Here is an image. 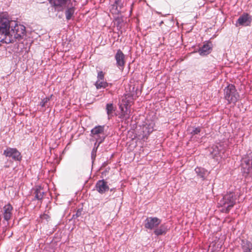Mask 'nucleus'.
I'll list each match as a JSON object with an SVG mask.
<instances>
[{"label":"nucleus","instance_id":"f257e3e1","mask_svg":"<svg viewBox=\"0 0 252 252\" xmlns=\"http://www.w3.org/2000/svg\"><path fill=\"white\" fill-rule=\"evenodd\" d=\"M26 35V27L18 21L12 20L7 12L0 13V41L9 44L16 42L14 52L18 51V42Z\"/></svg>","mask_w":252,"mask_h":252},{"label":"nucleus","instance_id":"f03ea898","mask_svg":"<svg viewBox=\"0 0 252 252\" xmlns=\"http://www.w3.org/2000/svg\"><path fill=\"white\" fill-rule=\"evenodd\" d=\"M52 6L55 8L65 7L64 14L66 20H70L74 17L76 4L71 0H48Z\"/></svg>","mask_w":252,"mask_h":252},{"label":"nucleus","instance_id":"7ed1b4c3","mask_svg":"<svg viewBox=\"0 0 252 252\" xmlns=\"http://www.w3.org/2000/svg\"><path fill=\"white\" fill-rule=\"evenodd\" d=\"M237 195L233 191L227 192L219 200V205L223 207L221 210L222 212L228 213L230 210L236 204Z\"/></svg>","mask_w":252,"mask_h":252},{"label":"nucleus","instance_id":"20e7f679","mask_svg":"<svg viewBox=\"0 0 252 252\" xmlns=\"http://www.w3.org/2000/svg\"><path fill=\"white\" fill-rule=\"evenodd\" d=\"M241 165L243 176L245 178H252V153L242 158Z\"/></svg>","mask_w":252,"mask_h":252},{"label":"nucleus","instance_id":"39448f33","mask_svg":"<svg viewBox=\"0 0 252 252\" xmlns=\"http://www.w3.org/2000/svg\"><path fill=\"white\" fill-rule=\"evenodd\" d=\"M224 98L228 104H235L239 99V94L234 85L229 84L224 88Z\"/></svg>","mask_w":252,"mask_h":252},{"label":"nucleus","instance_id":"423d86ee","mask_svg":"<svg viewBox=\"0 0 252 252\" xmlns=\"http://www.w3.org/2000/svg\"><path fill=\"white\" fill-rule=\"evenodd\" d=\"M210 155L216 161H219L221 159H224L228 156L225 148L220 143H218L212 147L210 150Z\"/></svg>","mask_w":252,"mask_h":252},{"label":"nucleus","instance_id":"0eeeda50","mask_svg":"<svg viewBox=\"0 0 252 252\" xmlns=\"http://www.w3.org/2000/svg\"><path fill=\"white\" fill-rule=\"evenodd\" d=\"M104 128V125H99L95 126L91 130V136L96 141H99V143H102L106 137Z\"/></svg>","mask_w":252,"mask_h":252},{"label":"nucleus","instance_id":"6e6552de","mask_svg":"<svg viewBox=\"0 0 252 252\" xmlns=\"http://www.w3.org/2000/svg\"><path fill=\"white\" fill-rule=\"evenodd\" d=\"M3 155L6 157L12 158L15 161L22 159L21 154L16 148L8 147L4 150Z\"/></svg>","mask_w":252,"mask_h":252},{"label":"nucleus","instance_id":"1a4fd4ad","mask_svg":"<svg viewBox=\"0 0 252 252\" xmlns=\"http://www.w3.org/2000/svg\"><path fill=\"white\" fill-rule=\"evenodd\" d=\"M252 22V16L247 13H243L237 19L235 25L236 27L250 26Z\"/></svg>","mask_w":252,"mask_h":252},{"label":"nucleus","instance_id":"9d476101","mask_svg":"<svg viewBox=\"0 0 252 252\" xmlns=\"http://www.w3.org/2000/svg\"><path fill=\"white\" fill-rule=\"evenodd\" d=\"M161 221V220L157 217H148L144 220V225L145 228L153 230L157 227Z\"/></svg>","mask_w":252,"mask_h":252},{"label":"nucleus","instance_id":"9b49d317","mask_svg":"<svg viewBox=\"0 0 252 252\" xmlns=\"http://www.w3.org/2000/svg\"><path fill=\"white\" fill-rule=\"evenodd\" d=\"M115 59L116 61L117 66L120 70H123L126 63L125 55L120 49L117 51V52L115 55Z\"/></svg>","mask_w":252,"mask_h":252},{"label":"nucleus","instance_id":"f8f14e48","mask_svg":"<svg viewBox=\"0 0 252 252\" xmlns=\"http://www.w3.org/2000/svg\"><path fill=\"white\" fill-rule=\"evenodd\" d=\"M95 189L98 193L103 194L109 189V187L107 183L104 179H102L97 181Z\"/></svg>","mask_w":252,"mask_h":252},{"label":"nucleus","instance_id":"ddd939ff","mask_svg":"<svg viewBox=\"0 0 252 252\" xmlns=\"http://www.w3.org/2000/svg\"><path fill=\"white\" fill-rule=\"evenodd\" d=\"M110 11L113 14L118 15L121 13V10L124 6L122 0H117L112 1Z\"/></svg>","mask_w":252,"mask_h":252},{"label":"nucleus","instance_id":"4468645a","mask_svg":"<svg viewBox=\"0 0 252 252\" xmlns=\"http://www.w3.org/2000/svg\"><path fill=\"white\" fill-rule=\"evenodd\" d=\"M155 124L151 122L149 124H146L142 127L143 134L141 139L144 141L148 138L149 134L152 133L154 130Z\"/></svg>","mask_w":252,"mask_h":252},{"label":"nucleus","instance_id":"2eb2a0df","mask_svg":"<svg viewBox=\"0 0 252 252\" xmlns=\"http://www.w3.org/2000/svg\"><path fill=\"white\" fill-rule=\"evenodd\" d=\"M13 210V208L10 203H8L3 207V217L4 220L8 222L11 219Z\"/></svg>","mask_w":252,"mask_h":252},{"label":"nucleus","instance_id":"dca6fc26","mask_svg":"<svg viewBox=\"0 0 252 252\" xmlns=\"http://www.w3.org/2000/svg\"><path fill=\"white\" fill-rule=\"evenodd\" d=\"M119 108L121 110L119 118L125 121L128 120L130 117V108L124 107L123 105H119Z\"/></svg>","mask_w":252,"mask_h":252},{"label":"nucleus","instance_id":"f3484780","mask_svg":"<svg viewBox=\"0 0 252 252\" xmlns=\"http://www.w3.org/2000/svg\"><path fill=\"white\" fill-rule=\"evenodd\" d=\"M133 96L131 94H126L123 97L122 102L120 103L119 105H123L124 107L130 108L133 103Z\"/></svg>","mask_w":252,"mask_h":252},{"label":"nucleus","instance_id":"a211bd4d","mask_svg":"<svg viewBox=\"0 0 252 252\" xmlns=\"http://www.w3.org/2000/svg\"><path fill=\"white\" fill-rule=\"evenodd\" d=\"M198 178H200L201 181H204L206 179L207 176L210 174L207 170L200 167H197L194 170Z\"/></svg>","mask_w":252,"mask_h":252},{"label":"nucleus","instance_id":"6ab92c4d","mask_svg":"<svg viewBox=\"0 0 252 252\" xmlns=\"http://www.w3.org/2000/svg\"><path fill=\"white\" fill-rule=\"evenodd\" d=\"M34 197L32 200H37L41 202L45 192L41 186H36L34 189Z\"/></svg>","mask_w":252,"mask_h":252},{"label":"nucleus","instance_id":"aec40b11","mask_svg":"<svg viewBox=\"0 0 252 252\" xmlns=\"http://www.w3.org/2000/svg\"><path fill=\"white\" fill-rule=\"evenodd\" d=\"M168 230L167 226L165 224H161L159 227H156L154 231V234L156 236L165 235Z\"/></svg>","mask_w":252,"mask_h":252},{"label":"nucleus","instance_id":"412c9836","mask_svg":"<svg viewBox=\"0 0 252 252\" xmlns=\"http://www.w3.org/2000/svg\"><path fill=\"white\" fill-rule=\"evenodd\" d=\"M211 47L209 43H206L200 48L198 52L201 56H204L209 54L211 50Z\"/></svg>","mask_w":252,"mask_h":252},{"label":"nucleus","instance_id":"4be33fe9","mask_svg":"<svg viewBox=\"0 0 252 252\" xmlns=\"http://www.w3.org/2000/svg\"><path fill=\"white\" fill-rule=\"evenodd\" d=\"M242 248L244 252H251L252 250V243L246 240H242Z\"/></svg>","mask_w":252,"mask_h":252},{"label":"nucleus","instance_id":"5701e85b","mask_svg":"<svg viewBox=\"0 0 252 252\" xmlns=\"http://www.w3.org/2000/svg\"><path fill=\"white\" fill-rule=\"evenodd\" d=\"M201 132V128L200 127H195L193 128V129L190 132V134L191 135V138H193V137L197 139H200V137L199 136H200Z\"/></svg>","mask_w":252,"mask_h":252},{"label":"nucleus","instance_id":"b1692460","mask_svg":"<svg viewBox=\"0 0 252 252\" xmlns=\"http://www.w3.org/2000/svg\"><path fill=\"white\" fill-rule=\"evenodd\" d=\"M106 110L108 118L109 119L112 116V114L115 109L112 103H107L106 105Z\"/></svg>","mask_w":252,"mask_h":252},{"label":"nucleus","instance_id":"393cba45","mask_svg":"<svg viewBox=\"0 0 252 252\" xmlns=\"http://www.w3.org/2000/svg\"><path fill=\"white\" fill-rule=\"evenodd\" d=\"M95 86L97 89H104L108 86V83L103 80H97Z\"/></svg>","mask_w":252,"mask_h":252},{"label":"nucleus","instance_id":"a878e982","mask_svg":"<svg viewBox=\"0 0 252 252\" xmlns=\"http://www.w3.org/2000/svg\"><path fill=\"white\" fill-rule=\"evenodd\" d=\"M82 212L83 208L78 209L76 212V213L72 215L71 219L73 220H75L78 218L79 217L81 216V215L82 214Z\"/></svg>","mask_w":252,"mask_h":252},{"label":"nucleus","instance_id":"bb28decb","mask_svg":"<svg viewBox=\"0 0 252 252\" xmlns=\"http://www.w3.org/2000/svg\"><path fill=\"white\" fill-rule=\"evenodd\" d=\"M50 97H46L44 98H43L41 102H40V105L42 107H45L47 104V103L50 100Z\"/></svg>","mask_w":252,"mask_h":252},{"label":"nucleus","instance_id":"cd10ccee","mask_svg":"<svg viewBox=\"0 0 252 252\" xmlns=\"http://www.w3.org/2000/svg\"><path fill=\"white\" fill-rule=\"evenodd\" d=\"M96 152L97 150L96 149V148L94 147L91 153V157L93 160H94L96 157Z\"/></svg>","mask_w":252,"mask_h":252},{"label":"nucleus","instance_id":"c85d7f7f","mask_svg":"<svg viewBox=\"0 0 252 252\" xmlns=\"http://www.w3.org/2000/svg\"><path fill=\"white\" fill-rule=\"evenodd\" d=\"M104 74L102 71H99L97 74V80H103Z\"/></svg>","mask_w":252,"mask_h":252},{"label":"nucleus","instance_id":"c756f323","mask_svg":"<svg viewBox=\"0 0 252 252\" xmlns=\"http://www.w3.org/2000/svg\"><path fill=\"white\" fill-rule=\"evenodd\" d=\"M101 143H99V141H96L95 143L94 144V147H95L96 149L97 150V148H98V147H99V145Z\"/></svg>","mask_w":252,"mask_h":252},{"label":"nucleus","instance_id":"7c9ffc66","mask_svg":"<svg viewBox=\"0 0 252 252\" xmlns=\"http://www.w3.org/2000/svg\"><path fill=\"white\" fill-rule=\"evenodd\" d=\"M114 189V188H113V189H110V191H112Z\"/></svg>","mask_w":252,"mask_h":252},{"label":"nucleus","instance_id":"2f4dec72","mask_svg":"<svg viewBox=\"0 0 252 252\" xmlns=\"http://www.w3.org/2000/svg\"><path fill=\"white\" fill-rule=\"evenodd\" d=\"M73 1L74 2H76V0H73Z\"/></svg>","mask_w":252,"mask_h":252},{"label":"nucleus","instance_id":"473e14b6","mask_svg":"<svg viewBox=\"0 0 252 252\" xmlns=\"http://www.w3.org/2000/svg\"><path fill=\"white\" fill-rule=\"evenodd\" d=\"M251 252H252V251H251Z\"/></svg>","mask_w":252,"mask_h":252}]
</instances>
